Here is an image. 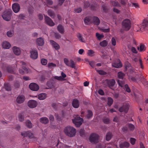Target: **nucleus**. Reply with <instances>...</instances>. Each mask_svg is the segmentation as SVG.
<instances>
[{
    "label": "nucleus",
    "mask_w": 148,
    "mask_h": 148,
    "mask_svg": "<svg viewBox=\"0 0 148 148\" xmlns=\"http://www.w3.org/2000/svg\"><path fill=\"white\" fill-rule=\"evenodd\" d=\"M64 132L66 136L72 137L75 136L76 130L73 127L68 126L64 128Z\"/></svg>",
    "instance_id": "f257e3e1"
},
{
    "label": "nucleus",
    "mask_w": 148,
    "mask_h": 148,
    "mask_svg": "<svg viewBox=\"0 0 148 148\" xmlns=\"http://www.w3.org/2000/svg\"><path fill=\"white\" fill-rule=\"evenodd\" d=\"M12 13L11 10H5L2 13V16L5 20L9 21L11 19Z\"/></svg>",
    "instance_id": "f03ea898"
},
{
    "label": "nucleus",
    "mask_w": 148,
    "mask_h": 148,
    "mask_svg": "<svg viewBox=\"0 0 148 148\" xmlns=\"http://www.w3.org/2000/svg\"><path fill=\"white\" fill-rule=\"evenodd\" d=\"M64 61L66 66L74 69H75V63L72 60H69L67 58H65L64 59Z\"/></svg>",
    "instance_id": "7ed1b4c3"
},
{
    "label": "nucleus",
    "mask_w": 148,
    "mask_h": 148,
    "mask_svg": "<svg viewBox=\"0 0 148 148\" xmlns=\"http://www.w3.org/2000/svg\"><path fill=\"white\" fill-rule=\"evenodd\" d=\"M123 27L124 29L127 31L131 27V23L130 20L126 19L123 21L122 23Z\"/></svg>",
    "instance_id": "20e7f679"
},
{
    "label": "nucleus",
    "mask_w": 148,
    "mask_h": 148,
    "mask_svg": "<svg viewBox=\"0 0 148 148\" xmlns=\"http://www.w3.org/2000/svg\"><path fill=\"white\" fill-rule=\"evenodd\" d=\"M73 122L77 127H79L82 124L83 121L82 119L80 117H77L73 120Z\"/></svg>",
    "instance_id": "39448f33"
},
{
    "label": "nucleus",
    "mask_w": 148,
    "mask_h": 148,
    "mask_svg": "<svg viewBox=\"0 0 148 148\" xmlns=\"http://www.w3.org/2000/svg\"><path fill=\"white\" fill-rule=\"evenodd\" d=\"M99 136L95 134H92L90 136V141L92 143H96L98 142Z\"/></svg>",
    "instance_id": "423d86ee"
},
{
    "label": "nucleus",
    "mask_w": 148,
    "mask_h": 148,
    "mask_svg": "<svg viewBox=\"0 0 148 148\" xmlns=\"http://www.w3.org/2000/svg\"><path fill=\"white\" fill-rule=\"evenodd\" d=\"M130 106L128 103L124 104L123 106L120 108L119 111L120 112H124L127 113L129 109Z\"/></svg>",
    "instance_id": "0eeeda50"
},
{
    "label": "nucleus",
    "mask_w": 148,
    "mask_h": 148,
    "mask_svg": "<svg viewBox=\"0 0 148 148\" xmlns=\"http://www.w3.org/2000/svg\"><path fill=\"white\" fill-rule=\"evenodd\" d=\"M25 96L23 95H19L16 98V101L18 104L23 103L25 101Z\"/></svg>",
    "instance_id": "6e6552de"
},
{
    "label": "nucleus",
    "mask_w": 148,
    "mask_h": 148,
    "mask_svg": "<svg viewBox=\"0 0 148 148\" xmlns=\"http://www.w3.org/2000/svg\"><path fill=\"white\" fill-rule=\"evenodd\" d=\"M29 88L31 90L34 91H37L39 88L38 85L34 83L30 84L29 85Z\"/></svg>",
    "instance_id": "1a4fd4ad"
},
{
    "label": "nucleus",
    "mask_w": 148,
    "mask_h": 148,
    "mask_svg": "<svg viewBox=\"0 0 148 148\" xmlns=\"http://www.w3.org/2000/svg\"><path fill=\"white\" fill-rule=\"evenodd\" d=\"M45 19L47 24L50 26H53L55 25V23L48 16H45Z\"/></svg>",
    "instance_id": "9d476101"
},
{
    "label": "nucleus",
    "mask_w": 148,
    "mask_h": 148,
    "mask_svg": "<svg viewBox=\"0 0 148 148\" xmlns=\"http://www.w3.org/2000/svg\"><path fill=\"white\" fill-rule=\"evenodd\" d=\"M37 105V103L36 101L33 100H29L28 103V106L31 108H35Z\"/></svg>",
    "instance_id": "9b49d317"
},
{
    "label": "nucleus",
    "mask_w": 148,
    "mask_h": 148,
    "mask_svg": "<svg viewBox=\"0 0 148 148\" xmlns=\"http://www.w3.org/2000/svg\"><path fill=\"white\" fill-rule=\"evenodd\" d=\"M148 26V21L145 19L143 22L140 24V30L141 31H143L144 29Z\"/></svg>",
    "instance_id": "f8f14e48"
},
{
    "label": "nucleus",
    "mask_w": 148,
    "mask_h": 148,
    "mask_svg": "<svg viewBox=\"0 0 148 148\" xmlns=\"http://www.w3.org/2000/svg\"><path fill=\"white\" fill-rule=\"evenodd\" d=\"M12 8L13 11L15 13H17L19 11L20 7L18 3H14L12 5Z\"/></svg>",
    "instance_id": "ddd939ff"
},
{
    "label": "nucleus",
    "mask_w": 148,
    "mask_h": 148,
    "mask_svg": "<svg viewBox=\"0 0 148 148\" xmlns=\"http://www.w3.org/2000/svg\"><path fill=\"white\" fill-rule=\"evenodd\" d=\"M31 58L33 59H35L37 58L38 57V52L36 50H32L30 52Z\"/></svg>",
    "instance_id": "4468645a"
},
{
    "label": "nucleus",
    "mask_w": 148,
    "mask_h": 148,
    "mask_svg": "<svg viewBox=\"0 0 148 148\" xmlns=\"http://www.w3.org/2000/svg\"><path fill=\"white\" fill-rule=\"evenodd\" d=\"M106 82L108 86L110 88H112L114 86L115 83V81L114 79L106 80Z\"/></svg>",
    "instance_id": "2eb2a0df"
},
{
    "label": "nucleus",
    "mask_w": 148,
    "mask_h": 148,
    "mask_svg": "<svg viewBox=\"0 0 148 148\" xmlns=\"http://www.w3.org/2000/svg\"><path fill=\"white\" fill-rule=\"evenodd\" d=\"M12 50L14 54L16 55H19L21 53V50L18 47L14 46L13 47Z\"/></svg>",
    "instance_id": "dca6fc26"
},
{
    "label": "nucleus",
    "mask_w": 148,
    "mask_h": 148,
    "mask_svg": "<svg viewBox=\"0 0 148 148\" xmlns=\"http://www.w3.org/2000/svg\"><path fill=\"white\" fill-rule=\"evenodd\" d=\"M50 42L52 47L56 50H58L60 49V47L59 45L54 41L52 40H50Z\"/></svg>",
    "instance_id": "f3484780"
},
{
    "label": "nucleus",
    "mask_w": 148,
    "mask_h": 148,
    "mask_svg": "<svg viewBox=\"0 0 148 148\" xmlns=\"http://www.w3.org/2000/svg\"><path fill=\"white\" fill-rule=\"evenodd\" d=\"M112 66L116 68H119L122 66L121 63L119 60H118L117 62L112 63Z\"/></svg>",
    "instance_id": "a211bd4d"
},
{
    "label": "nucleus",
    "mask_w": 148,
    "mask_h": 148,
    "mask_svg": "<svg viewBox=\"0 0 148 148\" xmlns=\"http://www.w3.org/2000/svg\"><path fill=\"white\" fill-rule=\"evenodd\" d=\"M37 44L40 46H42L43 45L44 43V40L43 38H38L36 40Z\"/></svg>",
    "instance_id": "6ab92c4d"
},
{
    "label": "nucleus",
    "mask_w": 148,
    "mask_h": 148,
    "mask_svg": "<svg viewBox=\"0 0 148 148\" xmlns=\"http://www.w3.org/2000/svg\"><path fill=\"white\" fill-rule=\"evenodd\" d=\"M2 46L4 48L8 49L11 47V45L9 42L5 41L2 44Z\"/></svg>",
    "instance_id": "aec40b11"
},
{
    "label": "nucleus",
    "mask_w": 148,
    "mask_h": 148,
    "mask_svg": "<svg viewBox=\"0 0 148 148\" xmlns=\"http://www.w3.org/2000/svg\"><path fill=\"white\" fill-rule=\"evenodd\" d=\"M72 104L73 106L75 108H77L79 106V101L76 99H75L73 100Z\"/></svg>",
    "instance_id": "412c9836"
},
{
    "label": "nucleus",
    "mask_w": 148,
    "mask_h": 148,
    "mask_svg": "<svg viewBox=\"0 0 148 148\" xmlns=\"http://www.w3.org/2000/svg\"><path fill=\"white\" fill-rule=\"evenodd\" d=\"M93 22L95 25H99L100 23V20L98 17L96 16H94L93 17Z\"/></svg>",
    "instance_id": "4be33fe9"
},
{
    "label": "nucleus",
    "mask_w": 148,
    "mask_h": 148,
    "mask_svg": "<svg viewBox=\"0 0 148 148\" xmlns=\"http://www.w3.org/2000/svg\"><path fill=\"white\" fill-rule=\"evenodd\" d=\"M47 14L49 16L53 18H54L56 16V14L54 12L51 10H48Z\"/></svg>",
    "instance_id": "5701e85b"
},
{
    "label": "nucleus",
    "mask_w": 148,
    "mask_h": 148,
    "mask_svg": "<svg viewBox=\"0 0 148 148\" xmlns=\"http://www.w3.org/2000/svg\"><path fill=\"white\" fill-rule=\"evenodd\" d=\"M40 122L43 124H46L49 122V120L46 117H44L41 118L40 119Z\"/></svg>",
    "instance_id": "b1692460"
},
{
    "label": "nucleus",
    "mask_w": 148,
    "mask_h": 148,
    "mask_svg": "<svg viewBox=\"0 0 148 148\" xmlns=\"http://www.w3.org/2000/svg\"><path fill=\"white\" fill-rule=\"evenodd\" d=\"M129 146L130 143L127 142H125L120 144V147L121 148H123L124 147H129Z\"/></svg>",
    "instance_id": "393cba45"
},
{
    "label": "nucleus",
    "mask_w": 148,
    "mask_h": 148,
    "mask_svg": "<svg viewBox=\"0 0 148 148\" xmlns=\"http://www.w3.org/2000/svg\"><path fill=\"white\" fill-rule=\"evenodd\" d=\"M28 134H29L31 135L30 136H29V137H32V133L30 132V131L27 132H24L21 133V135L24 137H27L28 135Z\"/></svg>",
    "instance_id": "a878e982"
},
{
    "label": "nucleus",
    "mask_w": 148,
    "mask_h": 148,
    "mask_svg": "<svg viewBox=\"0 0 148 148\" xmlns=\"http://www.w3.org/2000/svg\"><path fill=\"white\" fill-rule=\"evenodd\" d=\"M46 97V95L45 93H41L38 95V98L40 100H43L45 99Z\"/></svg>",
    "instance_id": "bb28decb"
},
{
    "label": "nucleus",
    "mask_w": 148,
    "mask_h": 148,
    "mask_svg": "<svg viewBox=\"0 0 148 148\" xmlns=\"http://www.w3.org/2000/svg\"><path fill=\"white\" fill-rule=\"evenodd\" d=\"M57 29L58 31L61 33L63 34L64 30L63 27L61 25H59L57 27Z\"/></svg>",
    "instance_id": "cd10ccee"
},
{
    "label": "nucleus",
    "mask_w": 148,
    "mask_h": 148,
    "mask_svg": "<svg viewBox=\"0 0 148 148\" xmlns=\"http://www.w3.org/2000/svg\"><path fill=\"white\" fill-rule=\"evenodd\" d=\"M84 21L85 24L87 25L91 23L90 18L88 17H86L84 19Z\"/></svg>",
    "instance_id": "c85d7f7f"
},
{
    "label": "nucleus",
    "mask_w": 148,
    "mask_h": 148,
    "mask_svg": "<svg viewBox=\"0 0 148 148\" xmlns=\"http://www.w3.org/2000/svg\"><path fill=\"white\" fill-rule=\"evenodd\" d=\"M48 67L51 69H53L56 66V65L55 64L52 62L49 63L47 64Z\"/></svg>",
    "instance_id": "c756f323"
},
{
    "label": "nucleus",
    "mask_w": 148,
    "mask_h": 148,
    "mask_svg": "<svg viewBox=\"0 0 148 148\" xmlns=\"http://www.w3.org/2000/svg\"><path fill=\"white\" fill-rule=\"evenodd\" d=\"M111 4L112 5L115 7H121V5L118 2L115 1H112L111 2Z\"/></svg>",
    "instance_id": "7c9ffc66"
},
{
    "label": "nucleus",
    "mask_w": 148,
    "mask_h": 148,
    "mask_svg": "<svg viewBox=\"0 0 148 148\" xmlns=\"http://www.w3.org/2000/svg\"><path fill=\"white\" fill-rule=\"evenodd\" d=\"M108 44V42L105 40H103L101 42L99 43L100 45L102 47H106L107 45Z\"/></svg>",
    "instance_id": "2f4dec72"
},
{
    "label": "nucleus",
    "mask_w": 148,
    "mask_h": 148,
    "mask_svg": "<svg viewBox=\"0 0 148 148\" xmlns=\"http://www.w3.org/2000/svg\"><path fill=\"white\" fill-rule=\"evenodd\" d=\"M112 134L111 133L109 132L107 133L106 135V139L107 141H109L110 140L112 136Z\"/></svg>",
    "instance_id": "473e14b6"
},
{
    "label": "nucleus",
    "mask_w": 148,
    "mask_h": 148,
    "mask_svg": "<svg viewBox=\"0 0 148 148\" xmlns=\"http://www.w3.org/2000/svg\"><path fill=\"white\" fill-rule=\"evenodd\" d=\"M127 126L131 131L134 130L135 128L133 124L131 123H128L127 125Z\"/></svg>",
    "instance_id": "72a5a7b5"
},
{
    "label": "nucleus",
    "mask_w": 148,
    "mask_h": 148,
    "mask_svg": "<svg viewBox=\"0 0 148 148\" xmlns=\"http://www.w3.org/2000/svg\"><path fill=\"white\" fill-rule=\"evenodd\" d=\"M95 52L94 51L90 49L88 50L87 53V54L88 56H93L94 55V54Z\"/></svg>",
    "instance_id": "f704fd0d"
},
{
    "label": "nucleus",
    "mask_w": 148,
    "mask_h": 148,
    "mask_svg": "<svg viewBox=\"0 0 148 148\" xmlns=\"http://www.w3.org/2000/svg\"><path fill=\"white\" fill-rule=\"evenodd\" d=\"M26 126L29 128L32 127V125L31 122L29 120H27L25 122Z\"/></svg>",
    "instance_id": "c9c22d12"
},
{
    "label": "nucleus",
    "mask_w": 148,
    "mask_h": 148,
    "mask_svg": "<svg viewBox=\"0 0 148 148\" xmlns=\"http://www.w3.org/2000/svg\"><path fill=\"white\" fill-rule=\"evenodd\" d=\"M124 74L121 72H119L118 73V77L119 79H123V76H124Z\"/></svg>",
    "instance_id": "e433bc0d"
},
{
    "label": "nucleus",
    "mask_w": 148,
    "mask_h": 148,
    "mask_svg": "<svg viewBox=\"0 0 148 148\" xmlns=\"http://www.w3.org/2000/svg\"><path fill=\"white\" fill-rule=\"evenodd\" d=\"M113 100L112 98L110 97L108 98V105L110 106L113 103Z\"/></svg>",
    "instance_id": "4c0bfd02"
},
{
    "label": "nucleus",
    "mask_w": 148,
    "mask_h": 148,
    "mask_svg": "<svg viewBox=\"0 0 148 148\" xmlns=\"http://www.w3.org/2000/svg\"><path fill=\"white\" fill-rule=\"evenodd\" d=\"M14 32L13 31H9L7 33V36L9 37H11L13 35Z\"/></svg>",
    "instance_id": "58836bf2"
},
{
    "label": "nucleus",
    "mask_w": 148,
    "mask_h": 148,
    "mask_svg": "<svg viewBox=\"0 0 148 148\" xmlns=\"http://www.w3.org/2000/svg\"><path fill=\"white\" fill-rule=\"evenodd\" d=\"M84 130L81 129L79 131L78 134L80 136H83L84 135Z\"/></svg>",
    "instance_id": "ea45409f"
},
{
    "label": "nucleus",
    "mask_w": 148,
    "mask_h": 148,
    "mask_svg": "<svg viewBox=\"0 0 148 148\" xmlns=\"http://www.w3.org/2000/svg\"><path fill=\"white\" fill-rule=\"evenodd\" d=\"M118 83L119 84V85L121 86V87H123V86L125 84V82L124 81L121 80H118Z\"/></svg>",
    "instance_id": "a19ab883"
},
{
    "label": "nucleus",
    "mask_w": 148,
    "mask_h": 148,
    "mask_svg": "<svg viewBox=\"0 0 148 148\" xmlns=\"http://www.w3.org/2000/svg\"><path fill=\"white\" fill-rule=\"evenodd\" d=\"M5 88V89L7 91H10L11 90V88L10 85L8 84H5L4 85Z\"/></svg>",
    "instance_id": "79ce46f5"
},
{
    "label": "nucleus",
    "mask_w": 148,
    "mask_h": 148,
    "mask_svg": "<svg viewBox=\"0 0 148 148\" xmlns=\"http://www.w3.org/2000/svg\"><path fill=\"white\" fill-rule=\"evenodd\" d=\"M96 36L98 40H100L103 37V35H101L98 33H96Z\"/></svg>",
    "instance_id": "37998d69"
},
{
    "label": "nucleus",
    "mask_w": 148,
    "mask_h": 148,
    "mask_svg": "<svg viewBox=\"0 0 148 148\" xmlns=\"http://www.w3.org/2000/svg\"><path fill=\"white\" fill-rule=\"evenodd\" d=\"M88 114L87 115V117L88 118H90L92 117V112L90 110L88 111Z\"/></svg>",
    "instance_id": "c03bdc74"
},
{
    "label": "nucleus",
    "mask_w": 148,
    "mask_h": 148,
    "mask_svg": "<svg viewBox=\"0 0 148 148\" xmlns=\"http://www.w3.org/2000/svg\"><path fill=\"white\" fill-rule=\"evenodd\" d=\"M77 37L79 41L82 42H84V40L83 39V38L82 37L81 35L80 34H78L77 35Z\"/></svg>",
    "instance_id": "a18cd8bd"
},
{
    "label": "nucleus",
    "mask_w": 148,
    "mask_h": 148,
    "mask_svg": "<svg viewBox=\"0 0 148 148\" xmlns=\"http://www.w3.org/2000/svg\"><path fill=\"white\" fill-rule=\"evenodd\" d=\"M18 118L19 121H23L24 120V116L22 114H20L18 116Z\"/></svg>",
    "instance_id": "49530a36"
},
{
    "label": "nucleus",
    "mask_w": 148,
    "mask_h": 148,
    "mask_svg": "<svg viewBox=\"0 0 148 148\" xmlns=\"http://www.w3.org/2000/svg\"><path fill=\"white\" fill-rule=\"evenodd\" d=\"M41 63L42 65H45L47 63V60L46 59H42L41 60Z\"/></svg>",
    "instance_id": "de8ad7c7"
},
{
    "label": "nucleus",
    "mask_w": 148,
    "mask_h": 148,
    "mask_svg": "<svg viewBox=\"0 0 148 148\" xmlns=\"http://www.w3.org/2000/svg\"><path fill=\"white\" fill-rule=\"evenodd\" d=\"M82 9L81 8H75L74 10L75 12L77 13H79L82 11Z\"/></svg>",
    "instance_id": "09e8293b"
},
{
    "label": "nucleus",
    "mask_w": 148,
    "mask_h": 148,
    "mask_svg": "<svg viewBox=\"0 0 148 148\" xmlns=\"http://www.w3.org/2000/svg\"><path fill=\"white\" fill-rule=\"evenodd\" d=\"M111 42L112 45L115 46L116 45V42L115 39L114 37H112L111 39Z\"/></svg>",
    "instance_id": "8fccbe9b"
},
{
    "label": "nucleus",
    "mask_w": 148,
    "mask_h": 148,
    "mask_svg": "<svg viewBox=\"0 0 148 148\" xmlns=\"http://www.w3.org/2000/svg\"><path fill=\"white\" fill-rule=\"evenodd\" d=\"M97 71L100 75H105L106 74V72L103 70H97Z\"/></svg>",
    "instance_id": "3c124183"
},
{
    "label": "nucleus",
    "mask_w": 148,
    "mask_h": 148,
    "mask_svg": "<svg viewBox=\"0 0 148 148\" xmlns=\"http://www.w3.org/2000/svg\"><path fill=\"white\" fill-rule=\"evenodd\" d=\"M6 70L8 72L11 73H12L13 72L12 69L10 67H7L6 69Z\"/></svg>",
    "instance_id": "603ef678"
},
{
    "label": "nucleus",
    "mask_w": 148,
    "mask_h": 148,
    "mask_svg": "<svg viewBox=\"0 0 148 148\" xmlns=\"http://www.w3.org/2000/svg\"><path fill=\"white\" fill-rule=\"evenodd\" d=\"M103 121L104 123L107 124L109 123L110 120L108 118H105L103 119Z\"/></svg>",
    "instance_id": "864d4df0"
},
{
    "label": "nucleus",
    "mask_w": 148,
    "mask_h": 148,
    "mask_svg": "<svg viewBox=\"0 0 148 148\" xmlns=\"http://www.w3.org/2000/svg\"><path fill=\"white\" fill-rule=\"evenodd\" d=\"M125 89L128 92H131L130 89L127 85L125 84Z\"/></svg>",
    "instance_id": "5fc2aeb1"
},
{
    "label": "nucleus",
    "mask_w": 148,
    "mask_h": 148,
    "mask_svg": "<svg viewBox=\"0 0 148 148\" xmlns=\"http://www.w3.org/2000/svg\"><path fill=\"white\" fill-rule=\"evenodd\" d=\"M54 78L60 81H63L64 80V79L61 76H56Z\"/></svg>",
    "instance_id": "6e6d98bb"
},
{
    "label": "nucleus",
    "mask_w": 148,
    "mask_h": 148,
    "mask_svg": "<svg viewBox=\"0 0 148 148\" xmlns=\"http://www.w3.org/2000/svg\"><path fill=\"white\" fill-rule=\"evenodd\" d=\"M140 51H142L145 50V46L143 45H141L140 47Z\"/></svg>",
    "instance_id": "4d7b16f0"
},
{
    "label": "nucleus",
    "mask_w": 148,
    "mask_h": 148,
    "mask_svg": "<svg viewBox=\"0 0 148 148\" xmlns=\"http://www.w3.org/2000/svg\"><path fill=\"white\" fill-rule=\"evenodd\" d=\"M130 143L132 145H133L135 144L136 141V139L135 138H130Z\"/></svg>",
    "instance_id": "13d9d810"
},
{
    "label": "nucleus",
    "mask_w": 148,
    "mask_h": 148,
    "mask_svg": "<svg viewBox=\"0 0 148 148\" xmlns=\"http://www.w3.org/2000/svg\"><path fill=\"white\" fill-rule=\"evenodd\" d=\"M46 2L47 5H51L53 3L51 0H46Z\"/></svg>",
    "instance_id": "bf43d9fd"
},
{
    "label": "nucleus",
    "mask_w": 148,
    "mask_h": 148,
    "mask_svg": "<svg viewBox=\"0 0 148 148\" xmlns=\"http://www.w3.org/2000/svg\"><path fill=\"white\" fill-rule=\"evenodd\" d=\"M134 53H137V51L134 47H132L130 49Z\"/></svg>",
    "instance_id": "052dcab7"
},
{
    "label": "nucleus",
    "mask_w": 148,
    "mask_h": 148,
    "mask_svg": "<svg viewBox=\"0 0 148 148\" xmlns=\"http://www.w3.org/2000/svg\"><path fill=\"white\" fill-rule=\"evenodd\" d=\"M119 1L122 5H125L126 3L124 0H120Z\"/></svg>",
    "instance_id": "680f3d73"
},
{
    "label": "nucleus",
    "mask_w": 148,
    "mask_h": 148,
    "mask_svg": "<svg viewBox=\"0 0 148 148\" xmlns=\"http://www.w3.org/2000/svg\"><path fill=\"white\" fill-rule=\"evenodd\" d=\"M90 5V3L88 2H86L84 3V6L85 8H87Z\"/></svg>",
    "instance_id": "e2e57ef3"
},
{
    "label": "nucleus",
    "mask_w": 148,
    "mask_h": 148,
    "mask_svg": "<svg viewBox=\"0 0 148 148\" xmlns=\"http://www.w3.org/2000/svg\"><path fill=\"white\" fill-rule=\"evenodd\" d=\"M99 93L102 95H104V92L101 89H99L98 91Z\"/></svg>",
    "instance_id": "0e129e2a"
},
{
    "label": "nucleus",
    "mask_w": 148,
    "mask_h": 148,
    "mask_svg": "<svg viewBox=\"0 0 148 148\" xmlns=\"http://www.w3.org/2000/svg\"><path fill=\"white\" fill-rule=\"evenodd\" d=\"M102 9L103 12H106V11L107 8V7L105 5H103Z\"/></svg>",
    "instance_id": "69168bd1"
},
{
    "label": "nucleus",
    "mask_w": 148,
    "mask_h": 148,
    "mask_svg": "<svg viewBox=\"0 0 148 148\" xmlns=\"http://www.w3.org/2000/svg\"><path fill=\"white\" fill-rule=\"evenodd\" d=\"M64 1L65 0H58V4L60 5H62Z\"/></svg>",
    "instance_id": "338daca9"
},
{
    "label": "nucleus",
    "mask_w": 148,
    "mask_h": 148,
    "mask_svg": "<svg viewBox=\"0 0 148 148\" xmlns=\"http://www.w3.org/2000/svg\"><path fill=\"white\" fill-rule=\"evenodd\" d=\"M89 64L90 66L92 68H94L95 66V63L93 61H90L89 63Z\"/></svg>",
    "instance_id": "774afa93"
}]
</instances>
